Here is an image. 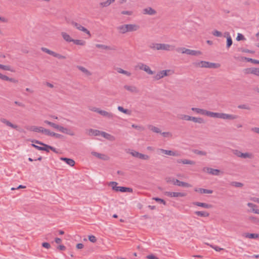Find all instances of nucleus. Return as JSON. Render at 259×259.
<instances>
[{
  "label": "nucleus",
  "mask_w": 259,
  "mask_h": 259,
  "mask_svg": "<svg viewBox=\"0 0 259 259\" xmlns=\"http://www.w3.org/2000/svg\"><path fill=\"white\" fill-rule=\"evenodd\" d=\"M205 115L214 118H221L223 119L234 120L238 118V116L234 114H229L224 113L213 112L205 110Z\"/></svg>",
  "instance_id": "obj_1"
},
{
  "label": "nucleus",
  "mask_w": 259,
  "mask_h": 259,
  "mask_svg": "<svg viewBox=\"0 0 259 259\" xmlns=\"http://www.w3.org/2000/svg\"><path fill=\"white\" fill-rule=\"evenodd\" d=\"M193 64L195 66L209 68H217L220 66V65L218 63H211L203 61H201L199 62L194 63Z\"/></svg>",
  "instance_id": "obj_2"
},
{
  "label": "nucleus",
  "mask_w": 259,
  "mask_h": 259,
  "mask_svg": "<svg viewBox=\"0 0 259 259\" xmlns=\"http://www.w3.org/2000/svg\"><path fill=\"white\" fill-rule=\"evenodd\" d=\"M117 183L116 182H111L109 184V185L112 187V189L116 192H130L132 193L133 192V189L129 187H118L117 186Z\"/></svg>",
  "instance_id": "obj_3"
},
{
  "label": "nucleus",
  "mask_w": 259,
  "mask_h": 259,
  "mask_svg": "<svg viewBox=\"0 0 259 259\" xmlns=\"http://www.w3.org/2000/svg\"><path fill=\"white\" fill-rule=\"evenodd\" d=\"M233 153L238 157H241L243 158H252L253 155L250 153H242L238 150H233Z\"/></svg>",
  "instance_id": "obj_4"
},
{
  "label": "nucleus",
  "mask_w": 259,
  "mask_h": 259,
  "mask_svg": "<svg viewBox=\"0 0 259 259\" xmlns=\"http://www.w3.org/2000/svg\"><path fill=\"white\" fill-rule=\"evenodd\" d=\"M41 50L42 51H43L44 52H45L50 55H52L56 58H57L58 59H66V57L64 56H63L60 54H58V53H57L55 52H53L51 50H50L49 49L46 48H44V47H42L41 48Z\"/></svg>",
  "instance_id": "obj_5"
},
{
  "label": "nucleus",
  "mask_w": 259,
  "mask_h": 259,
  "mask_svg": "<svg viewBox=\"0 0 259 259\" xmlns=\"http://www.w3.org/2000/svg\"><path fill=\"white\" fill-rule=\"evenodd\" d=\"M157 50L173 51L175 50V46L168 44H157Z\"/></svg>",
  "instance_id": "obj_6"
},
{
  "label": "nucleus",
  "mask_w": 259,
  "mask_h": 259,
  "mask_svg": "<svg viewBox=\"0 0 259 259\" xmlns=\"http://www.w3.org/2000/svg\"><path fill=\"white\" fill-rule=\"evenodd\" d=\"M130 154L133 156L139 158L141 159L148 160L149 159V156L148 155L140 153L136 151L132 150L130 152Z\"/></svg>",
  "instance_id": "obj_7"
},
{
  "label": "nucleus",
  "mask_w": 259,
  "mask_h": 259,
  "mask_svg": "<svg viewBox=\"0 0 259 259\" xmlns=\"http://www.w3.org/2000/svg\"><path fill=\"white\" fill-rule=\"evenodd\" d=\"M170 71V70H165L161 71L157 73V74L154 77V79L156 80H159L164 76L168 75V73Z\"/></svg>",
  "instance_id": "obj_8"
},
{
  "label": "nucleus",
  "mask_w": 259,
  "mask_h": 259,
  "mask_svg": "<svg viewBox=\"0 0 259 259\" xmlns=\"http://www.w3.org/2000/svg\"><path fill=\"white\" fill-rule=\"evenodd\" d=\"M203 170L204 171H206L213 176H219L221 172V171L219 169H213L209 167H204Z\"/></svg>",
  "instance_id": "obj_9"
},
{
  "label": "nucleus",
  "mask_w": 259,
  "mask_h": 259,
  "mask_svg": "<svg viewBox=\"0 0 259 259\" xmlns=\"http://www.w3.org/2000/svg\"><path fill=\"white\" fill-rule=\"evenodd\" d=\"M172 184L175 185H177L178 186H182L184 187H190L191 185L188 183L182 182L179 181L178 179H172Z\"/></svg>",
  "instance_id": "obj_10"
},
{
  "label": "nucleus",
  "mask_w": 259,
  "mask_h": 259,
  "mask_svg": "<svg viewBox=\"0 0 259 259\" xmlns=\"http://www.w3.org/2000/svg\"><path fill=\"white\" fill-rule=\"evenodd\" d=\"M142 13L144 15H149L152 16L156 14L157 12L156 10H155L151 7H147L143 10Z\"/></svg>",
  "instance_id": "obj_11"
},
{
  "label": "nucleus",
  "mask_w": 259,
  "mask_h": 259,
  "mask_svg": "<svg viewBox=\"0 0 259 259\" xmlns=\"http://www.w3.org/2000/svg\"><path fill=\"white\" fill-rule=\"evenodd\" d=\"M158 150L161 151V153H162L163 154H164L166 155L173 156H180V154L178 152H176V151H173L171 150H164L163 149H159Z\"/></svg>",
  "instance_id": "obj_12"
},
{
  "label": "nucleus",
  "mask_w": 259,
  "mask_h": 259,
  "mask_svg": "<svg viewBox=\"0 0 259 259\" xmlns=\"http://www.w3.org/2000/svg\"><path fill=\"white\" fill-rule=\"evenodd\" d=\"M98 113L104 117H107L109 119H113L115 116L114 114L111 112H108L101 109L98 111Z\"/></svg>",
  "instance_id": "obj_13"
},
{
  "label": "nucleus",
  "mask_w": 259,
  "mask_h": 259,
  "mask_svg": "<svg viewBox=\"0 0 259 259\" xmlns=\"http://www.w3.org/2000/svg\"><path fill=\"white\" fill-rule=\"evenodd\" d=\"M124 88L132 93H138L139 92L138 88L134 85H125Z\"/></svg>",
  "instance_id": "obj_14"
},
{
  "label": "nucleus",
  "mask_w": 259,
  "mask_h": 259,
  "mask_svg": "<svg viewBox=\"0 0 259 259\" xmlns=\"http://www.w3.org/2000/svg\"><path fill=\"white\" fill-rule=\"evenodd\" d=\"M184 54L190 55L192 56H198L202 54V53L199 51L192 50L188 49H186Z\"/></svg>",
  "instance_id": "obj_15"
},
{
  "label": "nucleus",
  "mask_w": 259,
  "mask_h": 259,
  "mask_svg": "<svg viewBox=\"0 0 259 259\" xmlns=\"http://www.w3.org/2000/svg\"><path fill=\"white\" fill-rule=\"evenodd\" d=\"M92 155L98 157L99 159L107 160L109 159V157L105 154L99 153L96 152H92Z\"/></svg>",
  "instance_id": "obj_16"
},
{
  "label": "nucleus",
  "mask_w": 259,
  "mask_h": 259,
  "mask_svg": "<svg viewBox=\"0 0 259 259\" xmlns=\"http://www.w3.org/2000/svg\"><path fill=\"white\" fill-rule=\"evenodd\" d=\"M128 32L136 31L140 28V26L137 24H126Z\"/></svg>",
  "instance_id": "obj_17"
},
{
  "label": "nucleus",
  "mask_w": 259,
  "mask_h": 259,
  "mask_svg": "<svg viewBox=\"0 0 259 259\" xmlns=\"http://www.w3.org/2000/svg\"><path fill=\"white\" fill-rule=\"evenodd\" d=\"M102 132L97 130H94L90 128L88 131V134L90 136H101V133Z\"/></svg>",
  "instance_id": "obj_18"
},
{
  "label": "nucleus",
  "mask_w": 259,
  "mask_h": 259,
  "mask_svg": "<svg viewBox=\"0 0 259 259\" xmlns=\"http://www.w3.org/2000/svg\"><path fill=\"white\" fill-rule=\"evenodd\" d=\"M60 160L65 162L67 164L71 166H73L75 164V161L71 158H68L66 157H61Z\"/></svg>",
  "instance_id": "obj_19"
},
{
  "label": "nucleus",
  "mask_w": 259,
  "mask_h": 259,
  "mask_svg": "<svg viewBox=\"0 0 259 259\" xmlns=\"http://www.w3.org/2000/svg\"><path fill=\"white\" fill-rule=\"evenodd\" d=\"M193 204L198 206H200L205 208H210L212 207V205L206 203H202L199 202H194Z\"/></svg>",
  "instance_id": "obj_20"
},
{
  "label": "nucleus",
  "mask_w": 259,
  "mask_h": 259,
  "mask_svg": "<svg viewBox=\"0 0 259 259\" xmlns=\"http://www.w3.org/2000/svg\"><path fill=\"white\" fill-rule=\"evenodd\" d=\"M1 121L5 124H6L7 126H9L13 128L17 129L18 127V126L17 125L14 124L12 123L9 121L7 120L5 118H1Z\"/></svg>",
  "instance_id": "obj_21"
},
{
  "label": "nucleus",
  "mask_w": 259,
  "mask_h": 259,
  "mask_svg": "<svg viewBox=\"0 0 259 259\" xmlns=\"http://www.w3.org/2000/svg\"><path fill=\"white\" fill-rule=\"evenodd\" d=\"M178 163H182L184 164H191L194 165L195 164V162L193 160H191L189 159H178L177 160Z\"/></svg>",
  "instance_id": "obj_22"
},
{
  "label": "nucleus",
  "mask_w": 259,
  "mask_h": 259,
  "mask_svg": "<svg viewBox=\"0 0 259 259\" xmlns=\"http://www.w3.org/2000/svg\"><path fill=\"white\" fill-rule=\"evenodd\" d=\"M195 192H199L200 193L212 194L213 191L211 190L203 189V188H195L194 189Z\"/></svg>",
  "instance_id": "obj_23"
},
{
  "label": "nucleus",
  "mask_w": 259,
  "mask_h": 259,
  "mask_svg": "<svg viewBox=\"0 0 259 259\" xmlns=\"http://www.w3.org/2000/svg\"><path fill=\"white\" fill-rule=\"evenodd\" d=\"M42 127L41 126H31L28 128L27 130L37 133H41L42 132Z\"/></svg>",
  "instance_id": "obj_24"
},
{
  "label": "nucleus",
  "mask_w": 259,
  "mask_h": 259,
  "mask_svg": "<svg viewBox=\"0 0 259 259\" xmlns=\"http://www.w3.org/2000/svg\"><path fill=\"white\" fill-rule=\"evenodd\" d=\"M255 67L247 68L243 70V72L245 75L253 74L254 75Z\"/></svg>",
  "instance_id": "obj_25"
},
{
  "label": "nucleus",
  "mask_w": 259,
  "mask_h": 259,
  "mask_svg": "<svg viewBox=\"0 0 259 259\" xmlns=\"http://www.w3.org/2000/svg\"><path fill=\"white\" fill-rule=\"evenodd\" d=\"M101 136L104 137V138L109 140L110 141H114L115 140V137L112 135H111L109 134H108L106 132H102L101 133Z\"/></svg>",
  "instance_id": "obj_26"
},
{
  "label": "nucleus",
  "mask_w": 259,
  "mask_h": 259,
  "mask_svg": "<svg viewBox=\"0 0 259 259\" xmlns=\"http://www.w3.org/2000/svg\"><path fill=\"white\" fill-rule=\"evenodd\" d=\"M117 29L119 31L120 33L122 34L128 32L127 26L126 24H124L118 26L117 27Z\"/></svg>",
  "instance_id": "obj_27"
},
{
  "label": "nucleus",
  "mask_w": 259,
  "mask_h": 259,
  "mask_svg": "<svg viewBox=\"0 0 259 259\" xmlns=\"http://www.w3.org/2000/svg\"><path fill=\"white\" fill-rule=\"evenodd\" d=\"M61 35L63 37V39L67 42H72L73 40V39H72L70 37V36L66 32H62Z\"/></svg>",
  "instance_id": "obj_28"
},
{
  "label": "nucleus",
  "mask_w": 259,
  "mask_h": 259,
  "mask_svg": "<svg viewBox=\"0 0 259 259\" xmlns=\"http://www.w3.org/2000/svg\"><path fill=\"white\" fill-rule=\"evenodd\" d=\"M195 123H204V119L201 117H195L191 116V120Z\"/></svg>",
  "instance_id": "obj_29"
},
{
  "label": "nucleus",
  "mask_w": 259,
  "mask_h": 259,
  "mask_svg": "<svg viewBox=\"0 0 259 259\" xmlns=\"http://www.w3.org/2000/svg\"><path fill=\"white\" fill-rule=\"evenodd\" d=\"M115 2V0H107L105 2H101L99 5L100 6L103 8V7H107L109 6L111 4L114 3Z\"/></svg>",
  "instance_id": "obj_30"
},
{
  "label": "nucleus",
  "mask_w": 259,
  "mask_h": 259,
  "mask_svg": "<svg viewBox=\"0 0 259 259\" xmlns=\"http://www.w3.org/2000/svg\"><path fill=\"white\" fill-rule=\"evenodd\" d=\"M242 60H245L247 62H250L255 64H259V61L250 58L245 57H242Z\"/></svg>",
  "instance_id": "obj_31"
},
{
  "label": "nucleus",
  "mask_w": 259,
  "mask_h": 259,
  "mask_svg": "<svg viewBox=\"0 0 259 259\" xmlns=\"http://www.w3.org/2000/svg\"><path fill=\"white\" fill-rule=\"evenodd\" d=\"M195 213L199 216L201 217H208L209 214L208 212L206 211H197L195 212Z\"/></svg>",
  "instance_id": "obj_32"
},
{
  "label": "nucleus",
  "mask_w": 259,
  "mask_h": 259,
  "mask_svg": "<svg viewBox=\"0 0 259 259\" xmlns=\"http://www.w3.org/2000/svg\"><path fill=\"white\" fill-rule=\"evenodd\" d=\"M191 110L197 114H200L201 115H204L205 114V110L204 109L193 107L191 108Z\"/></svg>",
  "instance_id": "obj_33"
},
{
  "label": "nucleus",
  "mask_w": 259,
  "mask_h": 259,
  "mask_svg": "<svg viewBox=\"0 0 259 259\" xmlns=\"http://www.w3.org/2000/svg\"><path fill=\"white\" fill-rule=\"evenodd\" d=\"M148 127L149 130H150L154 133H160V134L161 133V131L159 128H158L156 126H154L152 125H148Z\"/></svg>",
  "instance_id": "obj_34"
},
{
  "label": "nucleus",
  "mask_w": 259,
  "mask_h": 259,
  "mask_svg": "<svg viewBox=\"0 0 259 259\" xmlns=\"http://www.w3.org/2000/svg\"><path fill=\"white\" fill-rule=\"evenodd\" d=\"M96 47L98 48H101L105 50H115V49L112 48L110 46L101 45V44H96Z\"/></svg>",
  "instance_id": "obj_35"
},
{
  "label": "nucleus",
  "mask_w": 259,
  "mask_h": 259,
  "mask_svg": "<svg viewBox=\"0 0 259 259\" xmlns=\"http://www.w3.org/2000/svg\"><path fill=\"white\" fill-rule=\"evenodd\" d=\"M178 117L180 119L185 120L187 121H190L191 116L185 114H179L178 115Z\"/></svg>",
  "instance_id": "obj_36"
},
{
  "label": "nucleus",
  "mask_w": 259,
  "mask_h": 259,
  "mask_svg": "<svg viewBox=\"0 0 259 259\" xmlns=\"http://www.w3.org/2000/svg\"><path fill=\"white\" fill-rule=\"evenodd\" d=\"M77 67L79 70L85 73L88 76H90L92 74V73L88 70L82 66H77Z\"/></svg>",
  "instance_id": "obj_37"
},
{
  "label": "nucleus",
  "mask_w": 259,
  "mask_h": 259,
  "mask_svg": "<svg viewBox=\"0 0 259 259\" xmlns=\"http://www.w3.org/2000/svg\"><path fill=\"white\" fill-rule=\"evenodd\" d=\"M32 146L36 148V149L40 150V151H45L47 152H49V151L48 150V149L46 146L40 147L37 146L34 144H31Z\"/></svg>",
  "instance_id": "obj_38"
},
{
  "label": "nucleus",
  "mask_w": 259,
  "mask_h": 259,
  "mask_svg": "<svg viewBox=\"0 0 259 259\" xmlns=\"http://www.w3.org/2000/svg\"><path fill=\"white\" fill-rule=\"evenodd\" d=\"M75 45L79 46H84L86 44L85 41L81 39H74L72 41Z\"/></svg>",
  "instance_id": "obj_39"
},
{
  "label": "nucleus",
  "mask_w": 259,
  "mask_h": 259,
  "mask_svg": "<svg viewBox=\"0 0 259 259\" xmlns=\"http://www.w3.org/2000/svg\"><path fill=\"white\" fill-rule=\"evenodd\" d=\"M248 220L252 223L258 225L259 224V219L255 217H249Z\"/></svg>",
  "instance_id": "obj_40"
},
{
  "label": "nucleus",
  "mask_w": 259,
  "mask_h": 259,
  "mask_svg": "<svg viewBox=\"0 0 259 259\" xmlns=\"http://www.w3.org/2000/svg\"><path fill=\"white\" fill-rule=\"evenodd\" d=\"M117 71L118 73L123 74L127 76H130L131 75V72L125 71L120 68H118L117 69Z\"/></svg>",
  "instance_id": "obj_41"
},
{
  "label": "nucleus",
  "mask_w": 259,
  "mask_h": 259,
  "mask_svg": "<svg viewBox=\"0 0 259 259\" xmlns=\"http://www.w3.org/2000/svg\"><path fill=\"white\" fill-rule=\"evenodd\" d=\"M245 236L248 238L256 239L259 238V234L255 233H247Z\"/></svg>",
  "instance_id": "obj_42"
},
{
  "label": "nucleus",
  "mask_w": 259,
  "mask_h": 259,
  "mask_svg": "<svg viewBox=\"0 0 259 259\" xmlns=\"http://www.w3.org/2000/svg\"><path fill=\"white\" fill-rule=\"evenodd\" d=\"M117 109L119 111L122 112L126 114L130 115L131 113V111L130 110L126 109H124L121 106H118Z\"/></svg>",
  "instance_id": "obj_43"
},
{
  "label": "nucleus",
  "mask_w": 259,
  "mask_h": 259,
  "mask_svg": "<svg viewBox=\"0 0 259 259\" xmlns=\"http://www.w3.org/2000/svg\"><path fill=\"white\" fill-rule=\"evenodd\" d=\"M193 152L195 154H197L199 155L205 156L206 155L207 153L205 151H200L198 149H194L193 150Z\"/></svg>",
  "instance_id": "obj_44"
},
{
  "label": "nucleus",
  "mask_w": 259,
  "mask_h": 259,
  "mask_svg": "<svg viewBox=\"0 0 259 259\" xmlns=\"http://www.w3.org/2000/svg\"><path fill=\"white\" fill-rule=\"evenodd\" d=\"M187 195L186 193L174 192L172 193V197H185Z\"/></svg>",
  "instance_id": "obj_45"
},
{
  "label": "nucleus",
  "mask_w": 259,
  "mask_h": 259,
  "mask_svg": "<svg viewBox=\"0 0 259 259\" xmlns=\"http://www.w3.org/2000/svg\"><path fill=\"white\" fill-rule=\"evenodd\" d=\"M77 29L86 33L89 35L90 37L91 36V34L90 31H89L87 28L81 26V25H79L78 28Z\"/></svg>",
  "instance_id": "obj_46"
},
{
  "label": "nucleus",
  "mask_w": 259,
  "mask_h": 259,
  "mask_svg": "<svg viewBox=\"0 0 259 259\" xmlns=\"http://www.w3.org/2000/svg\"><path fill=\"white\" fill-rule=\"evenodd\" d=\"M77 29L86 33L89 35L90 37L91 36V34L90 31H89L87 28L81 26V25H79L78 28Z\"/></svg>",
  "instance_id": "obj_47"
},
{
  "label": "nucleus",
  "mask_w": 259,
  "mask_h": 259,
  "mask_svg": "<svg viewBox=\"0 0 259 259\" xmlns=\"http://www.w3.org/2000/svg\"><path fill=\"white\" fill-rule=\"evenodd\" d=\"M144 71L147 72L148 74L152 75L154 73V72L152 71L150 68L147 65L144 68Z\"/></svg>",
  "instance_id": "obj_48"
},
{
  "label": "nucleus",
  "mask_w": 259,
  "mask_h": 259,
  "mask_svg": "<svg viewBox=\"0 0 259 259\" xmlns=\"http://www.w3.org/2000/svg\"><path fill=\"white\" fill-rule=\"evenodd\" d=\"M231 185L237 188H241L243 187V184L242 183L238 182H232L231 183Z\"/></svg>",
  "instance_id": "obj_49"
},
{
  "label": "nucleus",
  "mask_w": 259,
  "mask_h": 259,
  "mask_svg": "<svg viewBox=\"0 0 259 259\" xmlns=\"http://www.w3.org/2000/svg\"><path fill=\"white\" fill-rule=\"evenodd\" d=\"M0 69H2L4 70H8L11 72H14V71L12 70L11 67L8 65H4L0 64Z\"/></svg>",
  "instance_id": "obj_50"
},
{
  "label": "nucleus",
  "mask_w": 259,
  "mask_h": 259,
  "mask_svg": "<svg viewBox=\"0 0 259 259\" xmlns=\"http://www.w3.org/2000/svg\"><path fill=\"white\" fill-rule=\"evenodd\" d=\"M232 44L233 41L231 36H228V38L227 39V48L229 49L232 46Z\"/></svg>",
  "instance_id": "obj_51"
},
{
  "label": "nucleus",
  "mask_w": 259,
  "mask_h": 259,
  "mask_svg": "<svg viewBox=\"0 0 259 259\" xmlns=\"http://www.w3.org/2000/svg\"><path fill=\"white\" fill-rule=\"evenodd\" d=\"M62 133L66 134H68L70 136L74 135V133L73 132L71 131L70 130H69L67 128H65V127H64V130H63Z\"/></svg>",
  "instance_id": "obj_52"
},
{
  "label": "nucleus",
  "mask_w": 259,
  "mask_h": 259,
  "mask_svg": "<svg viewBox=\"0 0 259 259\" xmlns=\"http://www.w3.org/2000/svg\"><path fill=\"white\" fill-rule=\"evenodd\" d=\"M212 34L217 37H221L222 36V33L220 31H219L218 30H214L212 32Z\"/></svg>",
  "instance_id": "obj_53"
},
{
  "label": "nucleus",
  "mask_w": 259,
  "mask_h": 259,
  "mask_svg": "<svg viewBox=\"0 0 259 259\" xmlns=\"http://www.w3.org/2000/svg\"><path fill=\"white\" fill-rule=\"evenodd\" d=\"M153 199L155 200L156 201H157L158 202L162 203V204H163L165 205L166 204V203L165 201V200L162 199H161V198H158V197H154V198H153Z\"/></svg>",
  "instance_id": "obj_54"
},
{
  "label": "nucleus",
  "mask_w": 259,
  "mask_h": 259,
  "mask_svg": "<svg viewBox=\"0 0 259 259\" xmlns=\"http://www.w3.org/2000/svg\"><path fill=\"white\" fill-rule=\"evenodd\" d=\"M238 108L239 109H247V110H250V107L246 105V104H242L238 106Z\"/></svg>",
  "instance_id": "obj_55"
},
{
  "label": "nucleus",
  "mask_w": 259,
  "mask_h": 259,
  "mask_svg": "<svg viewBox=\"0 0 259 259\" xmlns=\"http://www.w3.org/2000/svg\"><path fill=\"white\" fill-rule=\"evenodd\" d=\"M52 137H56V138H58V139H62L63 138V136L61 135V134H57V133H54V132H52V134H51V136Z\"/></svg>",
  "instance_id": "obj_56"
},
{
  "label": "nucleus",
  "mask_w": 259,
  "mask_h": 259,
  "mask_svg": "<svg viewBox=\"0 0 259 259\" xmlns=\"http://www.w3.org/2000/svg\"><path fill=\"white\" fill-rule=\"evenodd\" d=\"M186 49L187 48L184 47L178 48L176 49V51L178 53H182V54H184Z\"/></svg>",
  "instance_id": "obj_57"
},
{
  "label": "nucleus",
  "mask_w": 259,
  "mask_h": 259,
  "mask_svg": "<svg viewBox=\"0 0 259 259\" xmlns=\"http://www.w3.org/2000/svg\"><path fill=\"white\" fill-rule=\"evenodd\" d=\"M236 39L238 40V41H240V40H245V38L244 36L243 35H242V34L241 33H238V35H237V38H236Z\"/></svg>",
  "instance_id": "obj_58"
},
{
  "label": "nucleus",
  "mask_w": 259,
  "mask_h": 259,
  "mask_svg": "<svg viewBox=\"0 0 259 259\" xmlns=\"http://www.w3.org/2000/svg\"><path fill=\"white\" fill-rule=\"evenodd\" d=\"M44 122L49 125H50L51 126L54 127V128H55L56 125H57V124L56 123H54L53 122H52L51 121H49L48 120H45Z\"/></svg>",
  "instance_id": "obj_59"
},
{
  "label": "nucleus",
  "mask_w": 259,
  "mask_h": 259,
  "mask_svg": "<svg viewBox=\"0 0 259 259\" xmlns=\"http://www.w3.org/2000/svg\"><path fill=\"white\" fill-rule=\"evenodd\" d=\"M41 133H44L46 135L50 136H51L52 132H50L49 130L44 128L43 127L42 132H41Z\"/></svg>",
  "instance_id": "obj_60"
},
{
  "label": "nucleus",
  "mask_w": 259,
  "mask_h": 259,
  "mask_svg": "<svg viewBox=\"0 0 259 259\" xmlns=\"http://www.w3.org/2000/svg\"><path fill=\"white\" fill-rule=\"evenodd\" d=\"M45 146L48 149V150L49 151H50V150H51L56 153H58V151H57L56 149L55 148H54V147H52V146L48 145H45Z\"/></svg>",
  "instance_id": "obj_61"
},
{
  "label": "nucleus",
  "mask_w": 259,
  "mask_h": 259,
  "mask_svg": "<svg viewBox=\"0 0 259 259\" xmlns=\"http://www.w3.org/2000/svg\"><path fill=\"white\" fill-rule=\"evenodd\" d=\"M89 239L91 242L93 243H95L97 241L96 237L94 235L89 236Z\"/></svg>",
  "instance_id": "obj_62"
},
{
  "label": "nucleus",
  "mask_w": 259,
  "mask_h": 259,
  "mask_svg": "<svg viewBox=\"0 0 259 259\" xmlns=\"http://www.w3.org/2000/svg\"><path fill=\"white\" fill-rule=\"evenodd\" d=\"M164 137H171L172 134L169 132H162L160 133Z\"/></svg>",
  "instance_id": "obj_63"
},
{
  "label": "nucleus",
  "mask_w": 259,
  "mask_h": 259,
  "mask_svg": "<svg viewBox=\"0 0 259 259\" xmlns=\"http://www.w3.org/2000/svg\"><path fill=\"white\" fill-rule=\"evenodd\" d=\"M146 258L148 259H158L157 257L152 254L147 255Z\"/></svg>",
  "instance_id": "obj_64"
}]
</instances>
